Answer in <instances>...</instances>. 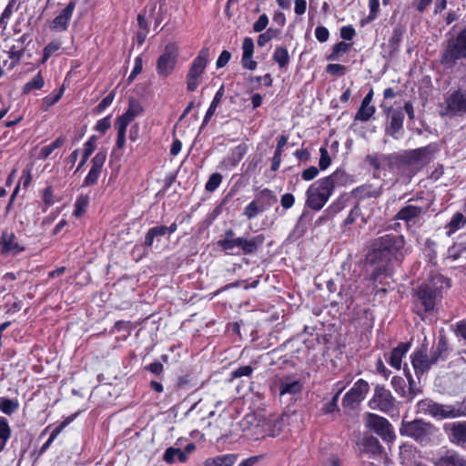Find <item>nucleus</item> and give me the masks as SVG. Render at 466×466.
<instances>
[{"label":"nucleus","mask_w":466,"mask_h":466,"mask_svg":"<svg viewBox=\"0 0 466 466\" xmlns=\"http://www.w3.org/2000/svg\"><path fill=\"white\" fill-rule=\"evenodd\" d=\"M404 245V237L395 233H385L374 240L372 251L367 256V262L374 267L371 279L376 280L387 272L391 256L400 252Z\"/></svg>","instance_id":"1"},{"label":"nucleus","mask_w":466,"mask_h":466,"mask_svg":"<svg viewBox=\"0 0 466 466\" xmlns=\"http://www.w3.org/2000/svg\"><path fill=\"white\" fill-rule=\"evenodd\" d=\"M440 64L448 73L466 66V27L458 35L448 37L443 45Z\"/></svg>","instance_id":"2"},{"label":"nucleus","mask_w":466,"mask_h":466,"mask_svg":"<svg viewBox=\"0 0 466 466\" xmlns=\"http://www.w3.org/2000/svg\"><path fill=\"white\" fill-rule=\"evenodd\" d=\"M451 287V280L441 274L432 275L416 291L418 302L428 312L434 309L442 298V292Z\"/></svg>","instance_id":"3"},{"label":"nucleus","mask_w":466,"mask_h":466,"mask_svg":"<svg viewBox=\"0 0 466 466\" xmlns=\"http://www.w3.org/2000/svg\"><path fill=\"white\" fill-rule=\"evenodd\" d=\"M430 208V202L423 198H410L395 215L396 220L403 221L408 228L421 224Z\"/></svg>","instance_id":"4"},{"label":"nucleus","mask_w":466,"mask_h":466,"mask_svg":"<svg viewBox=\"0 0 466 466\" xmlns=\"http://www.w3.org/2000/svg\"><path fill=\"white\" fill-rule=\"evenodd\" d=\"M365 161L373 167L374 177H380L381 174L386 177L387 172L394 173L405 165L402 157L396 153L368 155Z\"/></svg>","instance_id":"5"},{"label":"nucleus","mask_w":466,"mask_h":466,"mask_svg":"<svg viewBox=\"0 0 466 466\" xmlns=\"http://www.w3.org/2000/svg\"><path fill=\"white\" fill-rule=\"evenodd\" d=\"M334 190L323 177L311 184L306 191V206L319 211L329 201Z\"/></svg>","instance_id":"6"},{"label":"nucleus","mask_w":466,"mask_h":466,"mask_svg":"<svg viewBox=\"0 0 466 466\" xmlns=\"http://www.w3.org/2000/svg\"><path fill=\"white\" fill-rule=\"evenodd\" d=\"M400 434L410 437L420 443H427L431 441V436L435 433V427L421 420H414L408 422H402L400 430Z\"/></svg>","instance_id":"7"},{"label":"nucleus","mask_w":466,"mask_h":466,"mask_svg":"<svg viewBox=\"0 0 466 466\" xmlns=\"http://www.w3.org/2000/svg\"><path fill=\"white\" fill-rule=\"evenodd\" d=\"M209 57V48L203 47L198 56L193 60L187 75V88L188 91H195L204 74Z\"/></svg>","instance_id":"8"},{"label":"nucleus","mask_w":466,"mask_h":466,"mask_svg":"<svg viewBox=\"0 0 466 466\" xmlns=\"http://www.w3.org/2000/svg\"><path fill=\"white\" fill-rule=\"evenodd\" d=\"M361 452L367 454L371 461V466H385L388 462V456L383 451L377 438L365 436L361 441Z\"/></svg>","instance_id":"9"},{"label":"nucleus","mask_w":466,"mask_h":466,"mask_svg":"<svg viewBox=\"0 0 466 466\" xmlns=\"http://www.w3.org/2000/svg\"><path fill=\"white\" fill-rule=\"evenodd\" d=\"M466 114V86L451 91L445 98V111L442 115L461 116Z\"/></svg>","instance_id":"10"},{"label":"nucleus","mask_w":466,"mask_h":466,"mask_svg":"<svg viewBox=\"0 0 466 466\" xmlns=\"http://www.w3.org/2000/svg\"><path fill=\"white\" fill-rule=\"evenodd\" d=\"M369 405L373 410H379L384 413H390L396 408V399L391 392L383 386L377 385L374 389V395Z\"/></svg>","instance_id":"11"},{"label":"nucleus","mask_w":466,"mask_h":466,"mask_svg":"<svg viewBox=\"0 0 466 466\" xmlns=\"http://www.w3.org/2000/svg\"><path fill=\"white\" fill-rule=\"evenodd\" d=\"M365 425L370 431L380 435L383 441H392L395 438L392 427L389 420L374 413H367Z\"/></svg>","instance_id":"12"},{"label":"nucleus","mask_w":466,"mask_h":466,"mask_svg":"<svg viewBox=\"0 0 466 466\" xmlns=\"http://www.w3.org/2000/svg\"><path fill=\"white\" fill-rule=\"evenodd\" d=\"M177 56V46L174 43L167 45L163 54L158 57L157 62V74L164 77L169 76L176 66Z\"/></svg>","instance_id":"13"},{"label":"nucleus","mask_w":466,"mask_h":466,"mask_svg":"<svg viewBox=\"0 0 466 466\" xmlns=\"http://www.w3.org/2000/svg\"><path fill=\"white\" fill-rule=\"evenodd\" d=\"M265 237L262 234L257 235L251 238L243 237L236 238L228 244L227 254L233 255V249L238 248L245 255L255 253L258 248L264 243Z\"/></svg>","instance_id":"14"},{"label":"nucleus","mask_w":466,"mask_h":466,"mask_svg":"<svg viewBox=\"0 0 466 466\" xmlns=\"http://www.w3.org/2000/svg\"><path fill=\"white\" fill-rule=\"evenodd\" d=\"M370 390L368 382L362 379L358 380L353 387L345 394L342 403L346 407H354L364 400Z\"/></svg>","instance_id":"15"},{"label":"nucleus","mask_w":466,"mask_h":466,"mask_svg":"<svg viewBox=\"0 0 466 466\" xmlns=\"http://www.w3.org/2000/svg\"><path fill=\"white\" fill-rule=\"evenodd\" d=\"M466 415V407L462 404H441L435 407L434 419L446 420L455 419Z\"/></svg>","instance_id":"16"},{"label":"nucleus","mask_w":466,"mask_h":466,"mask_svg":"<svg viewBox=\"0 0 466 466\" xmlns=\"http://www.w3.org/2000/svg\"><path fill=\"white\" fill-rule=\"evenodd\" d=\"M1 253L5 256L15 257L25 250V247L17 241L13 232L4 231L0 239Z\"/></svg>","instance_id":"17"},{"label":"nucleus","mask_w":466,"mask_h":466,"mask_svg":"<svg viewBox=\"0 0 466 466\" xmlns=\"http://www.w3.org/2000/svg\"><path fill=\"white\" fill-rule=\"evenodd\" d=\"M106 158V151H99L98 153L96 154V156L91 160L92 167L87 176L84 179L83 186L88 187L96 184L98 177L101 174L102 167L105 164Z\"/></svg>","instance_id":"18"},{"label":"nucleus","mask_w":466,"mask_h":466,"mask_svg":"<svg viewBox=\"0 0 466 466\" xmlns=\"http://www.w3.org/2000/svg\"><path fill=\"white\" fill-rule=\"evenodd\" d=\"M411 364L414 369L416 376L419 378L420 375L427 372L432 366L429 356L426 353V348H420L415 350L411 355Z\"/></svg>","instance_id":"19"},{"label":"nucleus","mask_w":466,"mask_h":466,"mask_svg":"<svg viewBox=\"0 0 466 466\" xmlns=\"http://www.w3.org/2000/svg\"><path fill=\"white\" fill-rule=\"evenodd\" d=\"M387 114L388 117H390V126L387 127L386 133L397 139L400 137L399 133L402 129L404 113L401 109L389 107Z\"/></svg>","instance_id":"20"},{"label":"nucleus","mask_w":466,"mask_h":466,"mask_svg":"<svg viewBox=\"0 0 466 466\" xmlns=\"http://www.w3.org/2000/svg\"><path fill=\"white\" fill-rule=\"evenodd\" d=\"M444 430L452 443L458 445L466 443V421L445 424Z\"/></svg>","instance_id":"21"},{"label":"nucleus","mask_w":466,"mask_h":466,"mask_svg":"<svg viewBox=\"0 0 466 466\" xmlns=\"http://www.w3.org/2000/svg\"><path fill=\"white\" fill-rule=\"evenodd\" d=\"M383 187L381 185L375 186L373 184H363L354 188L351 192L352 196L359 199H366L370 198H378L382 194Z\"/></svg>","instance_id":"22"},{"label":"nucleus","mask_w":466,"mask_h":466,"mask_svg":"<svg viewBox=\"0 0 466 466\" xmlns=\"http://www.w3.org/2000/svg\"><path fill=\"white\" fill-rule=\"evenodd\" d=\"M74 9L75 3H68V5L62 10V12L53 20L51 25L52 29L60 31L66 30L67 27V24L74 12Z\"/></svg>","instance_id":"23"},{"label":"nucleus","mask_w":466,"mask_h":466,"mask_svg":"<svg viewBox=\"0 0 466 466\" xmlns=\"http://www.w3.org/2000/svg\"><path fill=\"white\" fill-rule=\"evenodd\" d=\"M410 350V343H400L396 348H394L388 359L389 364L397 370H400L401 367L402 358L406 355L408 350Z\"/></svg>","instance_id":"24"},{"label":"nucleus","mask_w":466,"mask_h":466,"mask_svg":"<svg viewBox=\"0 0 466 466\" xmlns=\"http://www.w3.org/2000/svg\"><path fill=\"white\" fill-rule=\"evenodd\" d=\"M323 178L328 180V183L333 190L336 187L347 186L352 182L351 177L341 169H337L331 175Z\"/></svg>","instance_id":"25"},{"label":"nucleus","mask_w":466,"mask_h":466,"mask_svg":"<svg viewBox=\"0 0 466 466\" xmlns=\"http://www.w3.org/2000/svg\"><path fill=\"white\" fill-rule=\"evenodd\" d=\"M302 390V384L298 380H293L290 377H286L279 381V394H290L294 395L300 392Z\"/></svg>","instance_id":"26"},{"label":"nucleus","mask_w":466,"mask_h":466,"mask_svg":"<svg viewBox=\"0 0 466 466\" xmlns=\"http://www.w3.org/2000/svg\"><path fill=\"white\" fill-rule=\"evenodd\" d=\"M435 466H466V460L455 451H448L436 461Z\"/></svg>","instance_id":"27"},{"label":"nucleus","mask_w":466,"mask_h":466,"mask_svg":"<svg viewBox=\"0 0 466 466\" xmlns=\"http://www.w3.org/2000/svg\"><path fill=\"white\" fill-rule=\"evenodd\" d=\"M237 461L236 454H224L213 458H208L203 466H233Z\"/></svg>","instance_id":"28"},{"label":"nucleus","mask_w":466,"mask_h":466,"mask_svg":"<svg viewBox=\"0 0 466 466\" xmlns=\"http://www.w3.org/2000/svg\"><path fill=\"white\" fill-rule=\"evenodd\" d=\"M131 123L128 119L125 118L124 116H120L116 118L115 122V127L117 131V137L116 146L117 148H122L126 142V131L127 126Z\"/></svg>","instance_id":"29"},{"label":"nucleus","mask_w":466,"mask_h":466,"mask_svg":"<svg viewBox=\"0 0 466 466\" xmlns=\"http://www.w3.org/2000/svg\"><path fill=\"white\" fill-rule=\"evenodd\" d=\"M163 460L169 464L174 463L176 461L185 462L187 460V456L180 449L169 447L165 451Z\"/></svg>","instance_id":"30"},{"label":"nucleus","mask_w":466,"mask_h":466,"mask_svg":"<svg viewBox=\"0 0 466 466\" xmlns=\"http://www.w3.org/2000/svg\"><path fill=\"white\" fill-rule=\"evenodd\" d=\"M404 371L406 378L409 382L408 390H406L405 398L408 399V400H412L417 395L420 394L422 392V390L419 383H417L412 375L410 374V370L407 369V367H404Z\"/></svg>","instance_id":"31"},{"label":"nucleus","mask_w":466,"mask_h":466,"mask_svg":"<svg viewBox=\"0 0 466 466\" xmlns=\"http://www.w3.org/2000/svg\"><path fill=\"white\" fill-rule=\"evenodd\" d=\"M272 59L280 68L286 67L290 60L288 49L284 46H277L274 50Z\"/></svg>","instance_id":"32"},{"label":"nucleus","mask_w":466,"mask_h":466,"mask_svg":"<svg viewBox=\"0 0 466 466\" xmlns=\"http://www.w3.org/2000/svg\"><path fill=\"white\" fill-rule=\"evenodd\" d=\"M254 200L264 206L265 210H267L277 202V198L271 190L264 188Z\"/></svg>","instance_id":"33"},{"label":"nucleus","mask_w":466,"mask_h":466,"mask_svg":"<svg viewBox=\"0 0 466 466\" xmlns=\"http://www.w3.org/2000/svg\"><path fill=\"white\" fill-rule=\"evenodd\" d=\"M96 138L92 136L84 145L82 160L78 164L76 172L79 171L86 163L88 157L93 154L96 148Z\"/></svg>","instance_id":"34"},{"label":"nucleus","mask_w":466,"mask_h":466,"mask_svg":"<svg viewBox=\"0 0 466 466\" xmlns=\"http://www.w3.org/2000/svg\"><path fill=\"white\" fill-rule=\"evenodd\" d=\"M375 111L376 108L374 106L361 103L359 110L356 113L354 120L367 122L372 117V116L375 114Z\"/></svg>","instance_id":"35"},{"label":"nucleus","mask_w":466,"mask_h":466,"mask_svg":"<svg viewBox=\"0 0 466 466\" xmlns=\"http://www.w3.org/2000/svg\"><path fill=\"white\" fill-rule=\"evenodd\" d=\"M142 112L143 107L140 103L137 100L132 98L129 100L127 110L122 115V116L132 122Z\"/></svg>","instance_id":"36"},{"label":"nucleus","mask_w":466,"mask_h":466,"mask_svg":"<svg viewBox=\"0 0 466 466\" xmlns=\"http://www.w3.org/2000/svg\"><path fill=\"white\" fill-rule=\"evenodd\" d=\"M167 230L165 229V226H157L151 228L145 237V246L151 247L154 243V240L158 238L159 237L165 236L167 234Z\"/></svg>","instance_id":"37"},{"label":"nucleus","mask_w":466,"mask_h":466,"mask_svg":"<svg viewBox=\"0 0 466 466\" xmlns=\"http://www.w3.org/2000/svg\"><path fill=\"white\" fill-rule=\"evenodd\" d=\"M345 208V200L340 198L334 201L329 208L325 210V216L321 217L319 220L329 219L332 218L336 214L340 212Z\"/></svg>","instance_id":"38"},{"label":"nucleus","mask_w":466,"mask_h":466,"mask_svg":"<svg viewBox=\"0 0 466 466\" xmlns=\"http://www.w3.org/2000/svg\"><path fill=\"white\" fill-rule=\"evenodd\" d=\"M65 141L66 138L64 137H59L51 144L43 147L40 150V157L43 159L47 158L55 149L61 147L64 145Z\"/></svg>","instance_id":"39"},{"label":"nucleus","mask_w":466,"mask_h":466,"mask_svg":"<svg viewBox=\"0 0 466 466\" xmlns=\"http://www.w3.org/2000/svg\"><path fill=\"white\" fill-rule=\"evenodd\" d=\"M437 402L430 399L421 400L417 403L418 413L433 417Z\"/></svg>","instance_id":"40"},{"label":"nucleus","mask_w":466,"mask_h":466,"mask_svg":"<svg viewBox=\"0 0 466 466\" xmlns=\"http://www.w3.org/2000/svg\"><path fill=\"white\" fill-rule=\"evenodd\" d=\"M281 33L279 28H268L266 32L260 34L258 37V46H264L270 40L277 38Z\"/></svg>","instance_id":"41"},{"label":"nucleus","mask_w":466,"mask_h":466,"mask_svg":"<svg viewBox=\"0 0 466 466\" xmlns=\"http://www.w3.org/2000/svg\"><path fill=\"white\" fill-rule=\"evenodd\" d=\"M44 86V78L41 73H37L30 81H28L23 87V92L27 94L35 89H41Z\"/></svg>","instance_id":"42"},{"label":"nucleus","mask_w":466,"mask_h":466,"mask_svg":"<svg viewBox=\"0 0 466 466\" xmlns=\"http://www.w3.org/2000/svg\"><path fill=\"white\" fill-rule=\"evenodd\" d=\"M263 211H265V207L253 200L245 208L243 214L251 219Z\"/></svg>","instance_id":"43"},{"label":"nucleus","mask_w":466,"mask_h":466,"mask_svg":"<svg viewBox=\"0 0 466 466\" xmlns=\"http://www.w3.org/2000/svg\"><path fill=\"white\" fill-rule=\"evenodd\" d=\"M404 32V28L400 25H398L393 29L392 35L389 40V46L391 47V49L396 50L399 47Z\"/></svg>","instance_id":"44"},{"label":"nucleus","mask_w":466,"mask_h":466,"mask_svg":"<svg viewBox=\"0 0 466 466\" xmlns=\"http://www.w3.org/2000/svg\"><path fill=\"white\" fill-rule=\"evenodd\" d=\"M89 204V198L87 196H79L75 203L74 216L79 218L85 212Z\"/></svg>","instance_id":"45"},{"label":"nucleus","mask_w":466,"mask_h":466,"mask_svg":"<svg viewBox=\"0 0 466 466\" xmlns=\"http://www.w3.org/2000/svg\"><path fill=\"white\" fill-rule=\"evenodd\" d=\"M18 409V402L10 399H0V410L7 414L10 415L14 413Z\"/></svg>","instance_id":"46"},{"label":"nucleus","mask_w":466,"mask_h":466,"mask_svg":"<svg viewBox=\"0 0 466 466\" xmlns=\"http://www.w3.org/2000/svg\"><path fill=\"white\" fill-rule=\"evenodd\" d=\"M10 428L5 419L0 420V451L4 449L5 442L10 438Z\"/></svg>","instance_id":"47"},{"label":"nucleus","mask_w":466,"mask_h":466,"mask_svg":"<svg viewBox=\"0 0 466 466\" xmlns=\"http://www.w3.org/2000/svg\"><path fill=\"white\" fill-rule=\"evenodd\" d=\"M370 14L366 19L361 20V25L373 21L379 14L380 0H369Z\"/></svg>","instance_id":"48"},{"label":"nucleus","mask_w":466,"mask_h":466,"mask_svg":"<svg viewBox=\"0 0 466 466\" xmlns=\"http://www.w3.org/2000/svg\"><path fill=\"white\" fill-rule=\"evenodd\" d=\"M466 223V218L462 213L457 212L453 215L448 227L451 231H456L462 228Z\"/></svg>","instance_id":"49"},{"label":"nucleus","mask_w":466,"mask_h":466,"mask_svg":"<svg viewBox=\"0 0 466 466\" xmlns=\"http://www.w3.org/2000/svg\"><path fill=\"white\" fill-rule=\"evenodd\" d=\"M61 48V42L58 40H55L50 42L45 48L43 54L42 63H46V60L53 56L56 52H57Z\"/></svg>","instance_id":"50"},{"label":"nucleus","mask_w":466,"mask_h":466,"mask_svg":"<svg viewBox=\"0 0 466 466\" xmlns=\"http://www.w3.org/2000/svg\"><path fill=\"white\" fill-rule=\"evenodd\" d=\"M222 182V176L219 173H213L205 185V189L208 192L215 191Z\"/></svg>","instance_id":"51"},{"label":"nucleus","mask_w":466,"mask_h":466,"mask_svg":"<svg viewBox=\"0 0 466 466\" xmlns=\"http://www.w3.org/2000/svg\"><path fill=\"white\" fill-rule=\"evenodd\" d=\"M391 386L400 397L405 398L406 382L403 378L400 376H394L391 380Z\"/></svg>","instance_id":"52"},{"label":"nucleus","mask_w":466,"mask_h":466,"mask_svg":"<svg viewBox=\"0 0 466 466\" xmlns=\"http://www.w3.org/2000/svg\"><path fill=\"white\" fill-rule=\"evenodd\" d=\"M350 44L339 42L333 46L331 54L329 56V60H337L340 54L348 52Z\"/></svg>","instance_id":"53"},{"label":"nucleus","mask_w":466,"mask_h":466,"mask_svg":"<svg viewBox=\"0 0 466 466\" xmlns=\"http://www.w3.org/2000/svg\"><path fill=\"white\" fill-rule=\"evenodd\" d=\"M25 49L21 45H14L9 49V57L13 60V66L17 64L24 55Z\"/></svg>","instance_id":"54"},{"label":"nucleus","mask_w":466,"mask_h":466,"mask_svg":"<svg viewBox=\"0 0 466 466\" xmlns=\"http://www.w3.org/2000/svg\"><path fill=\"white\" fill-rule=\"evenodd\" d=\"M434 152V148L431 146L418 148L413 151V158L415 160L427 159Z\"/></svg>","instance_id":"55"},{"label":"nucleus","mask_w":466,"mask_h":466,"mask_svg":"<svg viewBox=\"0 0 466 466\" xmlns=\"http://www.w3.org/2000/svg\"><path fill=\"white\" fill-rule=\"evenodd\" d=\"M243 55L245 58H252L254 53V43L250 37H245L242 44Z\"/></svg>","instance_id":"56"},{"label":"nucleus","mask_w":466,"mask_h":466,"mask_svg":"<svg viewBox=\"0 0 466 466\" xmlns=\"http://www.w3.org/2000/svg\"><path fill=\"white\" fill-rule=\"evenodd\" d=\"M319 153H320V158H319V168L321 170H325L329 167V165L331 163V159H330V157H329V152L326 147H320Z\"/></svg>","instance_id":"57"},{"label":"nucleus","mask_w":466,"mask_h":466,"mask_svg":"<svg viewBox=\"0 0 466 466\" xmlns=\"http://www.w3.org/2000/svg\"><path fill=\"white\" fill-rule=\"evenodd\" d=\"M339 393H340V390H339L333 396V398L331 399L330 401H329V402L324 404V406L322 408V410H323L324 413H327V414L332 413L336 410H338V400H339Z\"/></svg>","instance_id":"58"},{"label":"nucleus","mask_w":466,"mask_h":466,"mask_svg":"<svg viewBox=\"0 0 466 466\" xmlns=\"http://www.w3.org/2000/svg\"><path fill=\"white\" fill-rule=\"evenodd\" d=\"M235 233L234 231L229 228L225 231L224 238L218 240V244L224 251H228V244L230 241H233L236 238H234Z\"/></svg>","instance_id":"59"},{"label":"nucleus","mask_w":466,"mask_h":466,"mask_svg":"<svg viewBox=\"0 0 466 466\" xmlns=\"http://www.w3.org/2000/svg\"><path fill=\"white\" fill-rule=\"evenodd\" d=\"M361 215L360 208L356 205L350 211L348 217L344 220V226H349L353 224L356 219Z\"/></svg>","instance_id":"60"},{"label":"nucleus","mask_w":466,"mask_h":466,"mask_svg":"<svg viewBox=\"0 0 466 466\" xmlns=\"http://www.w3.org/2000/svg\"><path fill=\"white\" fill-rule=\"evenodd\" d=\"M76 417V414L73 415L72 417H69L66 419L64 421H62L57 427H56L53 431L50 434L51 441H55V439L59 435V433L63 431L65 427H66Z\"/></svg>","instance_id":"61"},{"label":"nucleus","mask_w":466,"mask_h":466,"mask_svg":"<svg viewBox=\"0 0 466 466\" xmlns=\"http://www.w3.org/2000/svg\"><path fill=\"white\" fill-rule=\"evenodd\" d=\"M268 24V17L266 14H262L253 25V30L257 33L262 32Z\"/></svg>","instance_id":"62"},{"label":"nucleus","mask_w":466,"mask_h":466,"mask_svg":"<svg viewBox=\"0 0 466 466\" xmlns=\"http://www.w3.org/2000/svg\"><path fill=\"white\" fill-rule=\"evenodd\" d=\"M63 93H64V87H61L56 94L49 95V96H46L43 99L44 104L47 106H51L55 105L56 102H58L60 100V98L63 96Z\"/></svg>","instance_id":"63"},{"label":"nucleus","mask_w":466,"mask_h":466,"mask_svg":"<svg viewBox=\"0 0 466 466\" xmlns=\"http://www.w3.org/2000/svg\"><path fill=\"white\" fill-rule=\"evenodd\" d=\"M315 35L318 41L323 43L329 39V32L326 27L319 25L315 29Z\"/></svg>","instance_id":"64"}]
</instances>
